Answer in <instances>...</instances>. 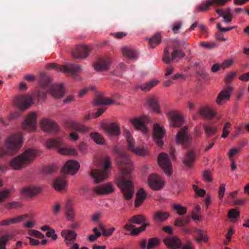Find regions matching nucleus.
Wrapping results in <instances>:
<instances>
[{
    "instance_id": "f257e3e1",
    "label": "nucleus",
    "mask_w": 249,
    "mask_h": 249,
    "mask_svg": "<svg viewBox=\"0 0 249 249\" xmlns=\"http://www.w3.org/2000/svg\"><path fill=\"white\" fill-rule=\"evenodd\" d=\"M116 152L118 154L116 161L123 175L118 179L117 185L121 189L124 199L129 200L132 198L135 192L132 177L131 175L133 164L129 156L125 152L118 150H116Z\"/></svg>"
},
{
    "instance_id": "f03ea898",
    "label": "nucleus",
    "mask_w": 249,
    "mask_h": 249,
    "mask_svg": "<svg viewBox=\"0 0 249 249\" xmlns=\"http://www.w3.org/2000/svg\"><path fill=\"white\" fill-rule=\"evenodd\" d=\"M51 78L46 74L42 73L40 75V85L42 90L38 92V97L43 99L45 97L48 91H50L52 96L55 98H60L64 94V89L62 84H51Z\"/></svg>"
},
{
    "instance_id": "7ed1b4c3",
    "label": "nucleus",
    "mask_w": 249,
    "mask_h": 249,
    "mask_svg": "<svg viewBox=\"0 0 249 249\" xmlns=\"http://www.w3.org/2000/svg\"><path fill=\"white\" fill-rule=\"evenodd\" d=\"M187 43L184 42L181 43L178 40H174L172 43L164 49L162 60L167 64L173 62L176 58L181 59L184 57L185 53L182 51L181 47H184Z\"/></svg>"
},
{
    "instance_id": "20e7f679",
    "label": "nucleus",
    "mask_w": 249,
    "mask_h": 249,
    "mask_svg": "<svg viewBox=\"0 0 249 249\" xmlns=\"http://www.w3.org/2000/svg\"><path fill=\"white\" fill-rule=\"evenodd\" d=\"M36 156V150L27 149L20 155L12 159L10 162V165L14 169L19 170L30 164Z\"/></svg>"
},
{
    "instance_id": "39448f33",
    "label": "nucleus",
    "mask_w": 249,
    "mask_h": 249,
    "mask_svg": "<svg viewBox=\"0 0 249 249\" xmlns=\"http://www.w3.org/2000/svg\"><path fill=\"white\" fill-rule=\"evenodd\" d=\"M102 164L103 165V170L92 169L91 171L90 175L94 178V182L97 183L103 181L108 177L107 170L111 165L110 158L104 157L102 160Z\"/></svg>"
},
{
    "instance_id": "423d86ee",
    "label": "nucleus",
    "mask_w": 249,
    "mask_h": 249,
    "mask_svg": "<svg viewBox=\"0 0 249 249\" xmlns=\"http://www.w3.org/2000/svg\"><path fill=\"white\" fill-rule=\"evenodd\" d=\"M63 141L61 138L50 139L46 142V146L48 148L56 147L57 151L63 154L66 155H74L76 154V151L74 148H69L62 147Z\"/></svg>"
},
{
    "instance_id": "0eeeda50",
    "label": "nucleus",
    "mask_w": 249,
    "mask_h": 249,
    "mask_svg": "<svg viewBox=\"0 0 249 249\" xmlns=\"http://www.w3.org/2000/svg\"><path fill=\"white\" fill-rule=\"evenodd\" d=\"M48 69H54L59 71H63L66 74L74 75L79 73L82 70L80 65L76 64L68 63L65 66L57 65L55 63L48 64Z\"/></svg>"
},
{
    "instance_id": "6e6552de",
    "label": "nucleus",
    "mask_w": 249,
    "mask_h": 249,
    "mask_svg": "<svg viewBox=\"0 0 249 249\" xmlns=\"http://www.w3.org/2000/svg\"><path fill=\"white\" fill-rule=\"evenodd\" d=\"M192 137L189 134L187 126H184L181 128L176 135V143L182 144L184 148H190L192 146Z\"/></svg>"
},
{
    "instance_id": "1a4fd4ad",
    "label": "nucleus",
    "mask_w": 249,
    "mask_h": 249,
    "mask_svg": "<svg viewBox=\"0 0 249 249\" xmlns=\"http://www.w3.org/2000/svg\"><path fill=\"white\" fill-rule=\"evenodd\" d=\"M22 143V136L20 133L13 134L7 139L6 147L9 153H13L21 147Z\"/></svg>"
},
{
    "instance_id": "9d476101",
    "label": "nucleus",
    "mask_w": 249,
    "mask_h": 249,
    "mask_svg": "<svg viewBox=\"0 0 249 249\" xmlns=\"http://www.w3.org/2000/svg\"><path fill=\"white\" fill-rule=\"evenodd\" d=\"M124 135L126 139L127 143V148L129 150L133 152L136 155L139 156H144L147 153L148 151L143 147H135V142L133 138L131 137L130 132L128 130H125Z\"/></svg>"
},
{
    "instance_id": "9b49d317",
    "label": "nucleus",
    "mask_w": 249,
    "mask_h": 249,
    "mask_svg": "<svg viewBox=\"0 0 249 249\" xmlns=\"http://www.w3.org/2000/svg\"><path fill=\"white\" fill-rule=\"evenodd\" d=\"M158 161L165 174L170 176L172 174V167L168 155L166 153H161L158 156Z\"/></svg>"
},
{
    "instance_id": "f8f14e48",
    "label": "nucleus",
    "mask_w": 249,
    "mask_h": 249,
    "mask_svg": "<svg viewBox=\"0 0 249 249\" xmlns=\"http://www.w3.org/2000/svg\"><path fill=\"white\" fill-rule=\"evenodd\" d=\"M231 0H207L205 2L198 4L196 7L198 12L208 11L212 6H223Z\"/></svg>"
},
{
    "instance_id": "ddd939ff",
    "label": "nucleus",
    "mask_w": 249,
    "mask_h": 249,
    "mask_svg": "<svg viewBox=\"0 0 249 249\" xmlns=\"http://www.w3.org/2000/svg\"><path fill=\"white\" fill-rule=\"evenodd\" d=\"M15 104L20 110H24L33 104V98L27 95H19L16 98Z\"/></svg>"
},
{
    "instance_id": "4468645a",
    "label": "nucleus",
    "mask_w": 249,
    "mask_h": 249,
    "mask_svg": "<svg viewBox=\"0 0 249 249\" xmlns=\"http://www.w3.org/2000/svg\"><path fill=\"white\" fill-rule=\"evenodd\" d=\"M36 115L35 112H31L29 113L23 123V129L28 131H35L36 127Z\"/></svg>"
},
{
    "instance_id": "2eb2a0df",
    "label": "nucleus",
    "mask_w": 249,
    "mask_h": 249,
    "mask_svg": "<svg viewBox=\"0 0 249 249\" xmlns=\"http://www.w3.org/2000/svg\"><path fill=\"white\" fill-rule=\"evenodd\" d=\"M90 49L86 45L76 46L71 52V56L75 59H84L88 57Z\"/></svg>"
},
{
    "instance_id": "dca6fc26",
    "label": "nucleus",
    "mask_w": 249,
    "mask_h": 249,
    "mask_svg": "<svg viewBox=\"0 0 249 249\" xmlns=\"http://www.w3.org/2000/svg\"><path fill=\"white\" fill-rule=\"evenodd\" d=\"M163 242L170 249H179L182 245L181 240L176 235L165 237L163 238Z\"/></svg>"
},
{
    "instance_id": "f3484780",
    "label": "nucleus",
    "mask_w": 249,
    "mask_h": 249,
    "mask_svg": "<svg viewBox=\"0 0 249 249\" xmlns=\"http://www.w3.org/2000/svg\"><path fill=\"white\" fill-rule=\"evenodd\" d=\"M79 168V164L78 162L74 160H68L64 165L61 170L63 175L70 174L71 175L75 174Z\"/></svg>"
},
{
    "instance_id": "a211bd4d",
    "label": "nucleus",
    "mask_w": 249,
    "mask_h": 249,
    "mask_svg": "<svg viewBox=\"0 0 249 249\" xmlns=\"http://www.w3.org/2000/svg\"><path fill=\"white\" fill-rule=\"evenodd\" d=\"M150 119L148 116H143L132 119L131 123L135 128L140 130L143 133H145L147 131V128L145 124L148 123Z\"/></svg>"
},
{
    "instance_id": "6ab92c4d",
    "label": "nucleus",
    "mask_w": 249,
    "mask_h": 249,
    "mask_svg": "<svg viewBox=\"0 0 249 249\" xmlns=\"http://www.w3.org/2000/svg\"><path fill=\"white\" fill-rule=\"evenodd\" d=\"M42 129L47 132L55 133L59 130L57 124L51 120L43 119L40 122Z\"/></svg>"
},
{
    "instance_id": "aec40b11",
    "label": "nucleus",
    "mask_w": 249,
    "mask_h": 249,
    "mask_svg": "<svg viewBox=\"0 0 249 249\" xmlns=\"http://www.w3.org/2000/svg\"><path fill=\"white\" fill-rule=\"evenodd\" d=\"M154 141L159 146H162L163 144L162 138L165 134V130L159 124H155L153 127Z\"/></svg>"
},
{
    "instance_id": "412c9836",
    "label": "nucleus",
    "mask_w": 249,
    "mask_h": 249,
    "mask_svg": "<svg viewBox=\"0 0 249 249\" xmlns=\"http://www.w3.org/2000/svg\"><path fill=\"white\" fill-rule=\"evenodd\" d=\"M196 160V154L194 150L187 151L182 159L183 164L188 168L192 167Z\"/></svg>"
},
{
    "instance_id": "4be33fe9",
    "label": "nucleus",
    "mask_w": 249,
    "mask_h": 249,
    "mask_svg": "<svg viewBox=\"0 0 249 249\" xmlns=\"http://www.w3.org/2000/svg\"><path fill=\"white\" fill-rule=\"evenodd\" d=\"M148 182L150 188L154 190H160L163 186L161 178L156 174L150 175L148 178Z\"/></svg>"
},
{
    "instance_id": "5701e85b",
    "label": "nucleus",
    "mask_w": 249,
    "mask_h": 249,
    "mask_svg": "<svg viewBox=\"0 0 249 249\" xmlns=\"http://www.w3.org/2000/svg\"><path fill=\"white\" fill-rule=\"evenodd\" d=\"M168 115L171 119V123L174 127H180L183 123V117L176 111L170 110Z\"/></svg>"
},
{
    "instance_id": "b1692460",
    "label": "nucleus",
    "mask_w": 249,
    "mask_h": 249,
    "mask_svg": "<svg viewBox=\"0 0 249 249\" xmlns=\"http://www.w3.org/2000/svg\"><path fill=\"white\" fill-rule=\"evenodd\" d=\"M61 235L65 239L66 246L70 247L75 240L77 234L73 230H64L61 231Z\"/></svg>"
},
{
    "instance_id": "393cba45",
    "label": "nucleus",
    "mask_w": 249,
    "mask_h": 249,
    "mask_svg": "<svg viewBox=\"0 0 249 249\" xmlns=\"http://www.w3.org/2000/svg\"><path fill=\"white\" fill-rule=\"evenodd\" d=\"M92 191L98 195H104L113 192L114 188L111 184L107 183L96 186L92 188Z\"/></svg>"
},
{
    "instance_id": "a878e982",
    "label": "nucleus",
    "mask_w": 249,
    "mask_h": 249,
    "mask_svg": "<svg viewBox=\"0 0 249 249\" xmlns=\"http://www.w3.org/2000/svg\"><path fill=\"white\" fill-rule=\"evenodd\" d=\"M67 127L82 133L88 132L89 127L79 124L74 121H68L66 122Z\"/></svg>"
},
{
    "instance_id": "bb28decb",
    "label": "nucleus",
    "mask_w": 249,
    "mask_h": 249,
    "mask_svg": "<svg viewBox=\"0 0 249 249\" xmlns=\"http://www.w3.org/2000/svg\"><path fill=\"white\" fill-rule=\"evenodd\" d=\"M102 127L106 133L111 135L118 136L121 133L119 126L113 123L105 124Z\"/></svg>"
},
{
    "instance_id": "cd10ccee",
    "label": "nucleus",
    "mask_w": 249,
    "mask_h": 249,
    "mask_svg": "<svg viewBox=\"0 0 249 249\" xmlns=\"http://www.w3.org/2000/svg\"><path fill=\"white\" fill-rule=\"evenodd\" d=\"M199 113L202 117L208 120H211L213 117H216L218 120L221 119V116H217L215 111L209 107H201Z\"/></svg>"
},
{
    "instance_id": "c85d7f7f",
    "label": "nucleus",
    "mask_w": 249,
    "mask_h": 249,
    "mask_svg": "<svg viewBox=\"0 0 249 249\" xmlns=\"http://www.w3.org/2000/svg\"><path fill=\"white\" fill-rule=\"evenodd\" d=\"M110 64V60L109 58H100L94 64L93 66L96 71H103L108 69Z\"/></svg>"
},
{
    "instance_id": "c756f323",
    "label": "nucleus",
    "mask_w": 249,
    "mask_h": 249,
    "mask_svg": "<svg viewBox=\"0 0 249 249\" xmlns=\"http://www.w3.org/2000/svg\"><path fill=\"white\" fill-rule=\"evenodd\" d=\"M216 13L220 17H222L226 23H229L231 21L232 14L231 13V9L230 7L225 8L224 10L222 9H216Z\"/></svg>"
},
{
    "instance_id": "7c9ffc66",
    "label": "nucleus",
    "mask_w": 249,
    "mask_h": 249,
    "mask_svg": "<svg viewBox=\"0 0 249 249\" xmlns=\"http://www.w3.org/2000/svg\"><path fill=\"white\" fill-rule=\"evenodd\" d=\"M149 223H145L143 224L142 225L138 228H134L135 226L133 224H126L124 226V228L128 231L132 230L131 234L136 235L139 234L142 231H144L145 230L146 226H149Z\"/></svg>"
},
{
    "instance_id": "2f4dec72",
    "label": "nucleus",
    "mask_w": 249,
    "mask_h": 249,
    "mask_svg": "<svg viewBox=\"0 0 249 249\" xmlns=\"http://www.w3.org/2000/svg\"><path fill=\"white\" fill-rule=\"evenodd\" d=\"M28 217L27 214H23L17 216L14 218L7 219L3 220L0 222V226L9 225L11 224L17 223L25 220L26 218Z\"/></svg>"
},
{
    "instance_id": "473e14b6",
    "label": "nucleus",
    "mask_w": 249,
    "mask_h": 249,
    "mask_svg": "<svg viewBox=\"0 0 249 249\" xmlns=\"http://www.w3.org/2000/svg\"><path fill=\"white\" fill-rule=\"evenodd\" d=\"M147 194L143 188L140 189L136 193V197L135 200V206L136 207H139L144 201Z\"/></svg>"
},
{
    "instance_id": "72a5a7b5",
    "label": "nucleus",
    "mask_w": 249,
    "mask_h": 249,
    "mask_svg": "<svg viewBox=\"0 0 249 249\" xmlns=\"http://www.w3.org/2000/svg\"><path fill=\"white\" fill-rule=\"evenodd\" d=\"M147 219L145 216L142 214H137L130 218L128 220V224H136L142 225L143 224L148 223L146 222Z\"/></svg>"
},
{
    "instance_id": "f704fd0d",
    "label": "nucleus",
    "mask_w": 249,
    "mask_h": 249,
    "mask_svg": "<svg viewBox=\"0 0 249 249\" xmlns=\"http://www.w3.org/2000/svg\"><path fill=\"white\" fill-rule=\"evenodd\" d=\"M232 89L231 87H228L226 89L222 90L219 94L217 99L216 103L218 105L222 104V101L224 99L228 100L230 97V93L231 92Z\"/></svg>"
},
{
    "instance_id": "c9c22d12",
    "label": "nucleus",
    "mask_w": 249,
    "mask_h": 249,
    "mask_svg": "<svg viewBox=\"0 0 249 249\" xmlns=\"http://www.w3.org/2000/svg\"><path fill=\"white\" fill-rule=\"evenodd\" d=\"M113 100L111 99L104 98L101 96L98 95L93 101V105L95 106L100 105H109L113 104Z\"/></svg>"
},
{
    "instance_id": "e433bc0d",
    "label": "nucleus",
    "mask_w": 249,
    "mask_h": 249,
    "mask_svg": "<svg viewBox=\"0 0 249 249\" xmlns=\"http://www.w3.org/2000/svg\"><path fill=\"white\" fill-rule=\"evenodd\" d=\"M65 215L69 221H73L75 219V212L70 201H68L66 204Z\"/></svg>"
},
{
    "instance_id": "4c0bfd02",
    "label": "nucleus",
    "mask_w": 249,
    "mask_h": 249,
    "mask_svg": "<svg viewBox=\"0 0 249 249\" xmlns=\"http://www.w3.org/2000/svg\"><path fill=\"white\" fill-rule=\"evenodd\" d=\"M67 185V181L64 178L59 177L56 178L53 183L54 188L58 191L64 190Z\"/></svg>"
},
{
    "instance_id": "58836bf2",
    "label": "nucleus",
    "mask_w": 249,
    "mask_h": 249,
    "mask_svg": "<svg viewBox=\"0 0 249 249\" xmlns=\"http://www.w3.org/2000/svg\"><path fill=\"white\" fill-rule=\"evenodd\" d=\"M40 191V189L38 187L29 186L23 188L22 192L24 195L31 196L39 193Z\"/></svg>"
},
{
    "instance_id": "ea45409f",
    "label": "nucleus",
    "mask_w": 249,
    "mask_h": 249,
    "mask_svg": "<svg viewBox=\"0 0 249 249\" xmlns=\"http://www.w3.org/2000/svg\"><path fill=\"white\" fill-rule=\"evenodd\" d=\"M203 127L207 138H210L212 136L214 135L217 131V127L214 126L212 124H205Z\"/></svg>"
},
{
    "instance_id": "a19ab883",
    "label": "nucleus",
    "mask_w": 249,
    "mask_h": 249,
    "mask_svg": "<svg viewBox=\"0 0 249 249\" xmlns=\"http://www.w3.org/2000/svg\"><path fill=\"white\" fill-rule=\"evenodd\" d=\"M147 103L154 111L158 113H160L158 102L154 97H149L147 100Z\"/></svg>"
},
{
    "instance_id": "79ce46f5",
    "label": "nucleus",
    "mask_w": 249,
    "mask_h": 249,
    "mask_svg": "<svg viewBox=\"0 0 249 249\" xmlns=\"http://www.w3.org/2000/svg\"><path fill=\"white\" fill-rule=\"evenodd\" d=\"M159 83V81L156 79L152 80L145 83L142 84L140 88L143 91H148Z\"/></svg>"
},
{
    "instance_id": "37998d69",
    "label": "nucleus",
    "mask_w": 249,
    "mask_h": 249,
    "mask_svg": "<svg viewBox=\"0 0 249 249\" xmlns=\"http://www.w3.org/2000/svg\"><path fill=\"white\" fill-rule=\"evenodd\" d=\"M161 36L160 33L155 34L151 38L149 39V43L152 48H154L161 42Z\"/></svg>"
},
{
    "instance_id": "c03bdc74",
    "label": "nucleus",
    "mask_w": 249,
    "mask_h": 249,
    "mask_svg": "<svg viewBox=\"0 0 249 249\" xmlns=\"http://www.w3.org/2000/svg\"><path fill=\"white\" fill-rule=\"evenodd\" d=\"M169 216V214L167 212L158 211L155 213L154 217L156 220L163 222L165 221Z\"/></svg>"
},
{
    "instance_id": "a18cd8bd",
    "label": "nucleus",
    "mask_w": 249,
    "mask_h": 249,
    "mask_svg": "<svg viewBox=\"0 0 249 249\" xmlns=\"http://www.w3.org/2000/svg\"><path fill=\"white\" fill-rule=\"evenodd\" d=\"M90 136L91 139L98 144H104L105 140L102 136L98 132H92L90 133Z\"/></svg>"
},
{
    "instance_id": "49530a36",
    "label": "nucleus",
    "mask_w": 249,
    "mask_h": 249,
    "mask_svg": "<svg viewBox=\"0 0 249 249\" xmlns=\"http://www.w3.org/2000/svg\"><path fill=\"white\" fill-rule=\"evenodd\" d=\"M123 53L124 55L127 57L129 59H134L136 56V53L135 51L128 47H124L123 48Z\"/></svg>"
},
{
    "instance_id": "de8ad7c7",
    "label": "nucleus",
    "mask_w": 249,
    "mask_h": 249,
    "mask_svg": "<svg viewBox=\"0 0 249 249\" xmlns=\"http://www.w3.org/2000/svg\"><path fill=\"white\" fill-rule=\"evenodd\" d=\"M195 231L197 232L198 234L199 238H197L195 237V239L198 242L200 243V242L203 241H207L208 240L207 236L204 234L203 232V231L199 229H195Z\"/></svg>"
},
{
    "instance_id": "09e8293b",
    "label": "nucleus",
    "mask_w": 249,
    "mask_h": 249,
    "mask_svg": "<svg viewBox=\"0 0 249 249\" xmlns=\"http://www.w3.org/2000/svg\"><path fill=\"white\" fill-rule=\"evenodd\" d=\"M173 208L177 211V213L180 215L184 214L187 212L186 208L182 207L179 204H174Z\"/></svg>"
},
{
    "instance_id": "8fccbe9b",
    "label": "nucleus",
    "mask_w": 249,
    "mask_h": 249,
    "mask_svg": "<svg viewBox=\"0 0 249 249\" xmlns=\"http://www.w3.org/2000/svg\"><path fill=\"white\" fill-rule=\"evenodd\" d=\"M58 168L55 165H47L43 168V172L47 174H52L56 172Z\"/></svg>"
},
{
    "instance_id": "3c124183",
    "label": "nucleus",
    "mask_w": 249,
    "mask_h": 249,
    "mask_svg": "<svg viewBox=\"0 0 249 249\" xmlns=\"http://www.w3.org/2000/svg\"><path fill=\"white\" fill-rule=\"evenodd\" d=\"M159 244V240L156 238H150L148 240L147 249H151L154 248L156 246Z\"/></svg>"
},
{
    "instance_id": "603ef678",
    "label": "nucleus",
    "mask_w": 249,
    "mask_h": 249,
    "mask_svg": "<svg viewBox=\"0 0 249 249\" xmlns=\"http://www.w3.org/2000/svg\"><path fill=\"white\" fill-rule=\"evenodd\" d=\"M28 234L30 236H35L38 238H43L44 235L40 231L36 230H30L28 231Z\"/></svg>"
},
{
    "instance_id": "864d4df0",
    "label": "nucleus",
    "mask_w": 249,
    "mask_h": 249,
    "mask_svg": "<svg viewBox=\"0 0 249 249\" xmlns=\"http://www.w3.org/2000/svg\"><path fill=\"white\" fill-rule=\"evenodd\" d=\"M241 150V148H231L228 153V156L230 160H233L232 157L237 155Z\"/></svg>"
},
{
    "instance_id": "5fc2aeb1",
    "label": "nucleus",
    "mask_w": 249,
    "mask_h": 249,
    "mask_svg": "<svg viewBox=\"0 0 249 249\" xmlns=\"http://www.w3.org/2000/svg\"><path fill=\"white\" fill-rule=\"evenodd\" d=\"M239 215V212L236 209H231L230 210L228 213L229 218H236Z\"/></svg>"
},
{
    "instance_id": "6e6d98bb",
    "label": "nucleus",
    "mask_w": 249,
    "mask_h": 249,
    "mask_svg": "<svg viewBox=\"0 0 249 249\" xmlns=\"http://www.w3.org/2000/svg\"><path fill=\"white\" fill-rule=\"evenodd\" d=\"M9 195V191L8 190H5L0 192V203L3 202L8 197Z\"/></svg>"
},
{
    "instance_id": "4d7b16f0",
    "label": "nucleus",
    "mask_w": 249,
    "mask_h": 249,
    "mask_svg": "<svg viewBox=\"0 0 249 249\" xmlns=\"http://www.w3.org/2000/svg\"><path fill=\"white\" fill-rule=\"evenodd\" d=\"M215 43H209L207 42H202L200 43V46L203 48L207 49H212L215 47Z\"/></svg>"
},
{
    "instance_id": "13d9d810",
    "label": "nucleus",
    "mask_w": 249,
    "mask_h": 249,
    "mask_svg": "<svg viewBox=\"0 0 249 249\" xmlns=\"http://www.w3.org/2000/svg\"><path fill=\"white\" fill-rule=\"evenodd\" d=\"M203 177L205 181L211 182L212 181V178L211 174L210 171L206 170L204 172L203 174Z\"/></svg>"
},
{
    "instance_id": "bf43d9fd",
    "label": "nucleus",
    "mask_w": 249,
    "mask_h": 249,
    "mask_svg": "<svg viewBox=\"0 0 249 249\" xmlns=\"http://www.w3.org/2000/svg\"><path fill=\"white\" fill-rule=\"evenodd\" d=\"M181 22H175L172 25V29L175 34L178 33L179 29L181 28Z\"/></svg>"
},
{
    "instance_id": "052dcab7",
    "label": "nucleus",
    "mask_w": 249,
    "mask_h": 249,
    "mask_svg": "<svg viewBox=\"0 0 249 249\" xmlns=\"http://www.w3.org/2000/svg\"><path fill=\"white\" fill-rule=\"evenodd\" d=\"M89 90H94V88L92 87H89L88 88H86L82 89L78 93V96L79 97H82L84 96L88 91Z\"/></svg>"
},
{
    "instance_id": "680f3d73",
    "label": "nucleus",
    "mask_w": 249,
    "mask_h": 249,
    "mask_svg": "<svg viewBox=\"0 0 249 249\" xmlns=\"http://www.w3.org/2000/svg\"><path fill=\"white\" fill-rule=\"evenodd\" d=\"M233 63V61L231 59H229L225 61L222 63L221 65V68L223 69H225L230 67Z\"/></svg>"
},
{
    "instance_id": "e2e57ef3",
    "label": "nucleus",
    "mask_w": 249,
    "mask_h": 249,
    "mask_svg": "<svg viewBox=\"0 0 249 249\" xmlns=\"http://www.w3.org/2000/svg\"><path fill=\"white\" fill-rule=\"evenodd\" d=\"M102 235L100 232H96L95 234H91L89 236V240L90 242H94L96 241L98 237Z\"/></svg>"
},
{
    "instance_id": "0e129e2a",
    "label": "nucleus",
    "mask_w": 249,
    "mask_h": 249,
    "mask_svg": "<svg viewBox=\"0 0 249 249\" xmlns=\"http://www.w3.org/2000/svg\"><path fill=\"white\" fill-rule=\"evenodd\" d=\"M20 206V204L18 202H12L7 204L5 207L7 209L16 208Z\"/></svg>"
},
{
    "instance_id": "69168bd1",
    "label": "nucleus",
    "mask_w": 249,
    "mask_h": 249,
    "mask_svg": "<svg viewBox=\"0 0 249 249\" xmlns=\"http://www.w3.org/2000/svg\"><path fill=\"white\" fill-rule=\"evenodd\" d=\"M11 237L10 235H3L1 239H0V245L5 246L6 243Z\"/></svg>"
},
{
    "instance_id": "338daca9",
    "label": "nucleus",
    "mask_w": 249,
    "mask_h": 249,
    "mask_svg": "<svg viewBox=\"0 0 249 249\" xmlns=\"http://www.w3.org/2000/svg\"><path fill=\"white\" fill-rule=\"evenodd\" d=\"M105 110L106 108H100L98 109L96 113L92 114L91 116L93 118H97L99 116H100L105 111Z\"/></svg>"
},
{
    "instance_id": "774afa93",
    "label": "nucleus",
    "mask_w": 249,
    "mask_h": 249,
    "mask_svg": "<svg viewBox=\"0 0 249 249\" xmlns=\"http://www.w3.org/2000/svg\"><path fill=\"white\" fill-rule=\"evenodd\" d=\"M61 210V206L59 204L57 203L53 207V212L54 215H56L60 212Z\"/></svg>"
}]
</instances>
